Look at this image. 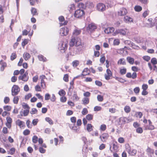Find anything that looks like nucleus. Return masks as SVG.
Listing matches in <instances>:
<instances>
[{
  "instance_id": "de8ad7c7",
  "label": "nucleus",
  "mask_w": 157,
  "mask_h": 157,
  "mask_svg": "<svg viewBox=\"0 0 157 157\" xmlns=\"http://www.w3.org/2000/svg\"><path fill=\"white\" fill-rule=\"evenodd\" d=\"M29 113V109H26L23 111V116H26L28 115Z\"/></svg>"
},
{
  "instance_id": "bf43d9fd",
  "label": "nucleus",
  "mask_w": 157,
  "mask_h": 157,
  "mask_svg": "<svg viewBox=\"0 0 157 157\" xmlns=\"http://www.w3.org/2000/svg\"><path fill=\"white\" fill-rule=\"evenodd\" d=\"M38 121V120L37 119H33L32 121V124L34 125H36L37 124Z\"/></svg>"
},
{
  "instance_id": "09e8293b",
  "label": "nucleus",
  "mask_w": 157,
  "mask_h": 157,
  "mask_svg": "<svg viewBox=\"0 0 157 157\" xmlns=\"http://www.w3.org/2000/svg\"><path fill=\"white\" fill-rule=\"evenodd\" d=\"M30 131L29 129H26L24 131L23 134L24 135L27 136L29 135L30 134Z\"/></svg>"
},
{
  "instance_id": "393cba45",
  "label": "nucleus",
  "mask_w": 157,
  "mask_h": 157,
  "mask_svg": "<svg viewBox=\"0 0 157 157\" xmlns=\"http://www.w3.org/2000/svg\"><path fill=\"white\" fill-rule=\"evenodd\" d=\"M38 58L40 61H43V62L47 61V59L46 58L42 55L38 56Z\"/></svg>"
},
{
  "instance_id": "6e6d98bb",
  "label": "nucleus",
  "mask_w": 157,
  "mask_h": 157,
  "mask_svg": "<svg viewBox=\"0 0 157 157\" xmlns=\"http://www.w3.org/2000/svg\"><path fill=\"white\" fill-rule=\"evenodd\" d=\"M10 101V98L8 97H6L4 98V101L5 104H6Z\"/></svg>"
},
{
  "instance_id": "c756f323",
  "label": "nucleus",
  "mask_w": 157,
  "mask_h": 157,
  "mask_svg": "<svg viewBox=\"0 0 157 157\" xmlns=\"http://www.w3.org/2000/svg\"><path fill=\"white\" fill-rule=\"evenodd\" d=\"M73 67H76L79 64V61L77 60H75L73 61L72 63Z\"/></svg>"
},
{
  "instance_id": "20e7f679",
  "label": "nucleus",
  "mask_w": 157,
  "mask_h": 157,
  "mask_svg": "<svg viewBox=\"0 0 157 157\" xmlns=\"http://www.w3.org/2000/svg\"><path fill=\"white\" fill-rule=\"evenodd\" d=\"M85 14L84 11L81 9L77 10L75 12L74 16L75 17L77 18L81 17Z\"/></svg>"
},
{
  "instance_id": "8fccbe9b",
  "label": "nucleus",
  "mask_w": 157,
  "mask_h": 157,
  "mask_svg": "<svg viewBox=\"0 0 157 157\" xmlns=\"http://www.w3.org/2000/svg\"><path fill=\"white\" fill-rule=\"evenodd\" d=\"M101 109V107L99 106H96L94 108V111H100Z\"/></svg>"
},
{
  "instance_id": "a19ab883",
  "label": "nucleus",
  "mask_w": 157,
  "mask_h": 157,
  "mask_svg": "<svg viewBox=\"0 0 157 157\" xmlns=\"http://www.w3.org/2000/svg\"><path fill=\"white\" fill-rule=\"evenodd\" d=\"M126 72V69L125 68L121 69L120 70V73L122 75H124Z\"/></svg>"
},
{
  "instance_id": "37998d69",
  "label": "nucleus",
  "mask_w": 157,
  "mask_h": 157,
  "mask_svg": "<svg viewBox=\"0 0 157 157\" xmlns=\"http://www.w3.org/2000/svg\"><path fill=\"white\" fill-rule=\"evenodd\" d=\"M41 86L43 89L46 87L45 83L44 80H41Z\"/></svg>"
},
{
  "instance_id": "bb28decb",
  "label": "nucleus",
  "mask_w": 157,
  "mask_h": 157,
  "mask_svg": "<svg viewBox=\"0 0 157 157\" xmlns=\"http://www.w3.org/2000/svg\"><path fill=\"white\" fill-rule=\"evenodd\" d=\"M125 112L127 113H129L131 111V108L129 106H126L124 108Z\"/></svg>"
},
{
  "instance_id": "e2e57ef3",
  "label": "nucleus",
  "mask_w": 157,
  "mask_h": 157,
  "mask_svg": "<svg viewBox=\"0 0 157 157\" xmlns=\"http://www.w3.org/2000/svg\"><path fill=\"white\" fill-rule=\"evenodd\" d=\"M30 121L29 120L27 121L26 122L27 126L29 128H31L32 126V124H30Z\"/></svg>"
},
{
  "instance_id": "39448f33",
  "label": "nucleus",
  "mask_w": 157,
  "mask_h": 157,
  "mask_svg": "<svg viewBox=\"0 0 157 157\" xmlns=\"http://www.w3.org/2000/svg\"><path fill=\"white\" fill-rule=\"evenodd\" d=\"M128 32V30L126 29H116L113 33V35H115L117 34H120V35H125Z\"/></svg>"
},
{
  "instance_id": "4c0bfd02",
  "label": "nucleus",
  "mask_w": 157,
  "mask_h": 157,
  "mask_svg": "<svg viewBox=\"0 0 157 157\" xmlns=\"http://www.w3.org/2000/svg\"><path fill=\"white\" fill-rule=\"evenodd\" d=\"M97 98L98 100L100 102L102 101L103 100V96L100 95H98L97 96Z\"/></svg>"
},
{
  "instance_id": "c03bdc74",
  "label": "nucleus",
  "mask_w": 157,
  "mask_h": 157,
  "mask_svg": "<svg viewBox=\"0 0 157 157\" xmlns=\"http://www.w3.org/2000/svg\"><path fill=\"white\" fill-rule=\"evenodd\" d=\"M32 141L33 143H36L38 141L37 137L36 136H34L32 138Z\"/></svg>"
},
{
  "instance_id": "aec40b11",
  "label": "nucleus",
  "mask_w": 157,
  "mask_h": 157,
  "mask_svg": "<svg viewBox=\"0 0 157 157\" xmlns=\"http://www.w3.org/2000/svg\"><path fill=\"white\" fill-rule=\"evenodd\" d=\"M82 103L84 105L88 104L89 102V99L87 97L84 98L82 100Z\"/></svg>"
},
{
  "instance_id": "412c9836",
  "label": "nucleus",
  "mask_w": 157,
  "mask_h": 157,
  "mask_svg": "<svg viewBox=\"0 0 157 157\" xmlns=\"http://www.w3.org/2000/svg\"><path fill=\"white\" fill-rule=\"evenodd\" d=\"M23 57L25 60H27L30 57V55L29 53L25 52L23 54Z\"/></svg>"
},
{
  "instance_id": "4d7b16f0",
  "label": "nucleus",
  "mask_w": 157,
  "mask_h": 157,
  "mask_svg": "<svg viewBox=\"0 0 157 157\" xmlns=\"http://www.w3.org/2000/svg\"><path fill=\"white\" fill-rule=\"evenodd\" d=\"M63 80L66 82H68V76L67 74H65L64 75L63 78Z\"/></svg>"
},
{
  "instance_id": "9b49d317",
  "label": "nucleus",
  "mask_w": 157,
  "mask_h": 157,
  "mask_svg": "<svg viewBox=\"0 0 157 157\" xmlns=\"http://www.w3.org/2000/svg\"><path fill=\"white\" fill-rule=\"evenodd\" d=\"M97 27L93 23L90 24L87 28V30H89L90 32L96 29Z\"/></svg>"
},
{
  "instance_id": "dca6fc26",
  "label": "nucleus",
  "mask_w": 157,
  "mask_h": 157,
  "mask_svg": "<svg viewBox=\"0 0 157 157\" xmlns=\"http://www.w3.org/2000/svg\"><path fill=\"white\" fill-rule=\"evenodd\" d=\"M24 123L23 121H21L19 119L17 120L16 122V124L18 125L20 128H22L24 127Z\"/></svg>"
},
{
  "instance_id": "3c124183",
  "label": "nucleus",
  "mask_w": 157,
  "mask_h": 157,
  "mask_svg": "<svg viewBox=\"0 0 157 157\" xmlns=\"http://www.w3.org/2000/svg\"><path fill=\"white\" fill-rule=\"evenodd\" d=\"M65 91L63 90H60L59 92V94L61 96L65 95Z\"/></svg>"
},
{
  "instance_id": "7ed1b4c3",
  "label": "nucleus",
  "mask_w": 157,
  "mask_h": 157,
  "mask_svg": "<svg viewBox=\"0 0 157 157\" xmlns=\"http://www.w3.org/2000/svg\"><path fill=\"white\" fill-rule=\"evenodd\" d=\"M20 88L17 85H14L11 90L12 95L15 96L17 95L20 91Z\"/></svg>"
},
{
  "instance_id": "052dcab7",
  "label": "nucleus",
  "mask_w": 157,
  "mask_h": 157,
  "mask_svg": "<svg viewBox=\"0 0 157 157\" xmlns=\"http://www.w3.org/2000/svg\"><path fill=\"white\" fill-rule=\"evenodd\" d=\"M35 90L36 91H41L40 87L38 85H36L35 86Z\"/></svg>"
},
{
  "instance_id": "5701e85b",
  "label": "nucleus",
  "mask_w": 157,
  "mask_h": 157,
  "mask_svg": "<svg viewBox=\"0 0 157 157\" xmlns=\"http://www.w3.org/2000/svg\"><path fill=\"white\" fill-rule=\"evenodd\" d=\"M146 151L148 155L152 154L154 155V150L151 148L150 147H148L146 150Z\"/></svg>"
},
{
  "instance_id": "4468645a",
  "label": "nucleus",
  "mask_w": 157,
  "mask_h": 157,
  "mask_svg": "<svg viewBox=\"0 0 157 157\" xmlns=\"http://www.w3.org/2000/svg\"><path fill=\"white\" fill-rule=\"evenodd\" d=\"M109 137L108 134L105 133L102 135L100 136V138L101 139V141L103 142H105L106 140Z\"/></svg>"
},
{
  "instance_id": "f3484780",
  "label": "nucleus",
  "mask_w": 157,
  "mask_h": 157,
  "mask_svg": "<svg viewBox=\"0 0 157 157\" xmlns=\"http://www.w3.org/2000/svg\"><path fill=\"white\" fill-rule=\"evenodd\" d=\"M126 60L127 62L131 64H133L134 62V58L131 57L130 56H128L127 57Z\"/></svg>"
},
{
  "instance_id": "338daca9",
  "label": "nucleus",
  "mask_w": 157,
  "mask_h": 157,
  "mask_svg": "<svg viewBox=\"0 0 157 157\" xmlns=\"http://www.w3.org/2000/svg\"><path fill=\"white\" fill-rule=\"evenodd\" d=\"M118 140L120 143H123L124 141V138L121 137L119 138Z\"/></svg>"
},
{
  "instance_id": "ea45409f",
  "label": "nucleus",
  "mask_w": 157,
  "mask_h": 157,
  "mask_svg": "<svg viewBox=\"0 0 157 157\" xmlns=\"http://www.w3.org/2000/svg\"><path fill=\"white\" fill-rule=\"evenodd\" d=\"M19 98L18 96L15 97L13 100V101L14 104H17L18 102Z\"/></svg>"
},
{
  "instance_id": "9d476101",
  "label": "nucleus",
  "mask_w": 157,
  "mask_h": 157,
  "mask_svg": "<svg viewBox=\"0 0 157 157\" xmlns=\"http://www.w3.org/2000/svg\"><path fill=\"white\" fill-rule=\"evenodd\" d=\"M127 12L126 9L124 8H121L120 10L118 12V14L120 16H124L126 14Z\"/></svg>"
},
{
  "instance_id": "69168bd1",
  "label": "nucleus",
  "mask_w": 157,
  "mask_h": 157,
  "mask_svg": "<svg viewBox=\"0 0 157 157\" xmlns=\"http://www.w3.org/2000/svg\"><path fill=\"white\" fill-rule=\"evenodd\" d=\"M39 151L41 153H44L45 152L46 150L42 147H40L39 148Z\"/></svg>"
},
{
  "instance_id": "a878e982",
  "label": "nucleus",
  "mask_w": 157,
  "mask_h": 157,
  "mask_svg": "<svg viewBox=\"0 0 157 157\" xmlns=\"http://www.w3.org/2000/svg\"><path fill=\"white\" fill-rule=\"evenodd\" d=\"M31 12L32 14L33 15V16L36 15H37L38 14L36 9L34 8L33 7L32 8L31 10Z\"/></svg>"
},
{
  "instance_id": "473e14b6",
  "label": "nucleus",
  "mask_w": 157,
  "mask_h": 157,
  "mask_svg": "<svg viewBox=\"0 0 157 157\" xmlns=\"http://www.w3.org/2000/svg\"><path fill=\"white\" fill-rule=\"evenodd\" d=\"M17 55L15 52H13L12 53L10 56V59L11 60H13L16 58Z\"/></svg>"
},
{
  "instance_id": "ddd939ff",
  "label": "nucleus",
  "mask_w": 157,
  "mask_h": 157,
  "mask_svg": "<svg viewBox=\"0 0 157 157\" xmlns=\"http://www.w3.org/2000/svg\"><path fill=\"white\" fill-rule=\"evenodd\" d=\"M81 32V29H79L78 28L75 29L73 32L72 36L74 37L76 36L79 35Z\"/></svg>"
},
{
  "instance_id": "6ab92c4d",
  "label": "nucleus",
  "mask_w": 157,
  "mask_h": 157,
  "mask_svg": "<svg viewBox=\"0 0 157 157\" xmlns=\"http://www.w3.org/2000/svg\"><path fill=\"white\" fill-rule=\"evenodd\" d=\"M86 6L87 7L91 8L94 7V5L92 2H87L86 3Z\"/></svg>"
},
{
  "instance_id": "1a4fd4ad",
  "label": "nucleus",
  "mask_w": 157,
  "mask_h": 157,
  "mask_svg": "<svg viewBox=\"0 0 157 157\" xmlns=\"http://www.w3.org/2000/svg\"><path fill=\"white\" fill-rule=\"evenodd\" d=\"M97 8L98 11L101 12H103L105 10L106 6L103 3H99L97 5Z\"/></svg>"
},
{
  "instance_id": "13d9d810",
  "label": "nucleus",
  "mask_w": 157,
  "mask_h": 157,
  "mask_svg": "<svg viewBox=\"0 0 157 157\" xmlns=\"http://www.w3.org/2000/svg\"><path fill=\"white\" fill-rule=\"evenodd\" d=\"M50 95L49 94H46L45 95V100H49L50 98Z\"/></svg>"
},
{
  "instance_id": "5fc2aeb1",
  "label": "nucleus",
  "mask_w": 157,
  "mask_h": 157,
  "mask_svg": "<svg viewBox=\"0 0 157 157\" xmlns=\"http://www.w3.org/2000/svg\"><path fill=\"white\" fill-rule=\"evenodd\" d=\"M88 112V111L87 109L86 108H84L82 112V115H85L87 114Z\"/></svg>"
},
{
  "instance_id": "79ce46f5",
  "label": "nucleus",
  "mask_w": 157,
  "mask_h": 157,
  "mask_svg": "<svg viewBox=\"0 0 157 157\" xmlns=\"http://www.w3.org/2000/svg\"><path fill=\"white\" fill-rule=\"evenodd\" d=\"M154 129V127L152 125H149V126H147L145 127L146 130H153Z\"/></svg>"
},
{
  "instance_id": "6e6552de",
  "label": "nucleus",
  "mask_w": 157,
  "mask_h": 157,
  "mask_svg": "<svg viewBox=\"0 0 157 157\" xmlns=\"http://www.w3.org/2000/svg\"><path fill=\"white\" fill-rule=\"evenodd\" d=\"M28 79L29 76L27 71H26L23 75L20 76L18 77L19 80H22L24 82L27 81Z\"/></svg>"
},
{
  "instance_id": "c9c22d12",
  "label": "nucleus",
  "mask_w": 157,
  "mask_h": 157,
  "mask_svg": "<svg viewBox=\"0 0 157 157\" xmlns=\"http://www.w3.org/2000/svg\"><path fill=\"white\" fill-rule=\"evenodd\" d=\"M151 62L154 65H155L157 64V60L155 58H152L151 60Z\"/></svg>"
},
{
  "instance_id": "cd10ccee",
  "label": "nucleus",
  "mask_w": 157,
  "mask_h": 157,
  "mask_svg": "<svg viewBox=\"0 0 157 157\" xmlns=\"http://www.w3.org/2000/svg\"><path fill=\"white\" fill-rule=\"evenodd\" d=\"M115 78L117 80L122 83H124V82H126V81L125 80L121 78L116 77Z\"/></svg>"
},
{
  "instance_id": "f704fd0d",
  "label": "nucleus",
  "mask_w": 157,
  "mask_h": 157,
  "mask_svg": "<svg viewBox=\"0 0 157 157\" xmlns=\"http://www.w3.org/2000/svg\"><path fill=\"white\" fill-rule=\"evenodd\" d=\"M93 117V115L91 114H88L86 116V119L88 121L91 120Z\"/></svg>"
},
{
  "instance_id": "423d86ee",
  "label": "nucleus",
  "mask_w": 157,
  "mask_h": 157,
  "mask_svg": "<svg viewBox=\"0 0 157 157\" xmlns=\"http://www.w3.org/2000/svg\"><path fill=\"white\" fill-rule=\"evenodd\" d=\"M126 150L128 154L131 155H134L136 154L137 151L135 149H131L129 145L128 144L126 146Z\"/></svg>"
},
{
  "instance_id": "f03ea898",
  "label": "nucleus",
  "mask_w": 157,
  "mask_h": 157,
  "mask_svg": "<svg viewBox=\"0 0 157 157\" xmlns=\"http://www.w3.org/2000/svg\"><path fill=\"white\" fill-rule=\"evenodd\" d=\"M67 44L66 43L63 41H61L59 43L58 49L61 52H64L67 50Z\"/></svg>"
},
{
  "instance_id": "774afa93",
  "label": "nucleus",
  "mask_w": 157,
  "mask_h": 157,
  "mask_svg": "<svg viewBox=\"0 0 157 157\" xmlns=\"http://www.w3.org/2000/svg\"><path fill=\"white\" fill-rule=\"evenodd\" d=\"M140 88L139 87H136L134 89V91L136 94L140 92Z\"/></svg>"
},
{
  "instance_id": "4be33fe9",
  "label": "nucleus",
  "mask_w": 157,
  "mask_h": 157,
  "mask_svg": "<svg viewBox=\"0 0 157 157\" xmlns=\"http://www.w3.org/2000/svg\"><path fill=\"white\" fill-rule=\"evenodd\" d=\"M135 41L138 43H141L143 41V39L142 37L138 36L135 38Z\"/></svg>"
},
{
  "instance_id": "603ef678",
  "label": "nucleus",
  "mask_w": 157,
  "mask_h": 157,
  "mask_svg": "<svg viewBox=\"0 0 157 157\" xmlns=\"http://www.w3.org/2000/svg\"><path fill=\"white\" fill-rule=\"evenodd\" d=\"M143 132L142 128L141 127H138L136 129V132L137 133H141Z\"/></svg>"
},
{
  "instance_id": "a211bd4d",
  "label": "nucleus",
  "mask_w": 157,
  "mask_h": 157,
  "mask_svg": "<svg viewBox=\"0 0 157 157\" xmlns=\"http://www.w3.org/2000/svg\"><path fill=\"white\" fill-rule=\"evenodd\" d=\"M117 64L123 65H125L126 63L125 59L124 58L120 59L118 61Z\"/></svg>"
},
{
  "instance_id": "b1692460",
  "label": "nucleus",
  "mask_w": 157,
  "mask_h": 157,
  "mask_svg": "<svg viewBox=\"0 0 157 157\" xmlns=\"http://www.w3.org/2000/svg\"><path fill=\"white\" fill-rule=\"evenodd\" d=\"M73 100L75 101H77L79 99V98L77 95V92L76 91H74V94L73 95Z\"/></svg>"
},
{
  "instance_id": "a18cd8bd",
  "label": "nucleus",
  "mask_w": 157,
  "mask_h": 157,
  "mask_svg": "<svg viewBox=\"0 0 157 157\" xmlns=\"http://www.w3.org/2000/svg\"><path fill=\"white\" fill-rule=\"evenodd\" d=\"M4 109L6 111H10L11 109V107L9 105H6L4 106Z\"/></svg>"
},
{
  "instance_id": "49530a36",
  "label": "nucleus",
  "mask_w": 157,
  "mask_h": 157,
  "mask_svg": "<svg viewBox=\"0 0 157 157\" xmlns=\"http://www.w3.org/2000/svg\"><path fill=\"white\" fill-rule=\"evenodd\" d=\"M37 110L36 109L33 108L32 109V110L31 111L30 113L32 114H35L37 113Z\"/></svg>"
},
{
  "instance_id": "f257e3e1",
  "label": "nucleus",
  "mask_w": 157,
  "mask_h": 157,
  "mask_svg": "<svg viewBox=\"0 0 157 157\" xmlns=\"http://www.w3.org/2000/svg\"><path fill=\"white\" fill-rule=\"evenodd\" d=\"M81 44V40L78 37L72 36V38L70 42L69 45L71 47L74 45L76 46H79Z\"/></svg>"
},
{
  "instance_id": "c85d7f7f",
  "label": "nucleus",
  "mask_w": 157,
  "mask_h": 157,
  "mask_svg": "<svg viewBox=\"0 0 157 157\" xmlns=\"http://www.w3.org/2000/svg\"><path fill=\"white\" fill-rule=\"evenodd\" d=\"M134 9L136 11L140 12L142 10V7L139 6H136L134 7Z\"/></svg>"
},
{
  "instance_id": "680f3d73",
  "label": "nucleus",
  "mask_w": 157,
  "mask_h": 157,
  "mask_svg": "<svg viewBox=\"0 0 157 157\" xmlns=\"http://www.w3.org/2000/svg\"><path fill=\"white\" fill-rule=\"evenodd\" d=\"M100 52L98 51H94V56L95 57H98L99 56Z\"/></svg>"
},
{
  "instance_id": "72a5a7b5",
  "label": "nucleus",
  "mask_w": 157,
  "mask_h": 157,
  "mask_svg": "<svg viewBox=\"0 0 157 157\" xmlns=\"http://www.w3.org/2000/svg\"><path fill=\"white\" fill-rule=\"evenodd\" d=\"M22 107L24 109H29L30 107L28 105L25 103H23L22 105Z\"/></svg>"
},
{
  "instance_id": "0e129e2a",
  "label": "nucleus",
  "mask_w": 157,
  "mask_h": 157,
  "mask_svg": "<svg viewBox=\"0 0 157 157\" xmlns=\"http://www.w3.org/2000/svg\"><path fill=\"white\" fill-rule=\"evenodd\" d=\"M105 59V58L104 56H103L101 58H100V62L102 63H104Z\"/></svg>"
},
{
  "instance_id": "2f4dec72",
  "label": "nucleus",
  "mask_w": 157,
  "mask_h": 157,
  "mask_svg": "<svg viewBox=\"0 0 157 157\" xmlns=\"http://www.w3.org/2000/svg\"><path fill=\"white\" fill-rule=\"evenodd\" d=\"M87 130L88 132H91L92 130V126L91 124H88L87 125Z\"/></svg>"
},
{
  "instance_id": "0eeeda50",
  "label": "nucleus",
  "mask_w": 157,
  "mask_h": 157,
  "mask_svg": "<svg viewBox=\"0 0 157 157\" xmlns=\"http://www.w3.org/2000/svg\"><path fill=\"white\" fill-rule=\"evenodd\" d=\"M69 29L66 27H64L61 28L59 30V33L62 36H66L67 35L69 32Z\"/></svg>"
},
{
  "instance_id": "e433bc0d",
  "label": "nucleus",
  "mask_w": 157,
  "mask_h": 157,
  "mask_svg": "<svg viewBox=\"0 0 157 157\" xmlns=\"http://www.w3.org/2000/svg\"><path fill=\"white\" fill-rule=\"evenodd\" d=\"M28 42V40L27 39H25L21 43V45L23 47L27 44Z\"/></svg>"
},
{
  "instance_id": "58836bf2",
  "label": "nucleus",
  "mask_w": 157,
  "mask_h": 157,
  "mask_svg": "<svg viewBox=\"0 0 157 157\" xmlns=\"http://www.w3.org/2000/svg\"><path fill=\"white\" fill-rule=\"evenodd\" d=\"M136 115L137 117H139V118H141L143 116L142 113L140 112H136Z\"/></svg>"
},
{
  "instance_id": "7c9ffc66",
  "label": "nucleus",
  "mask_w": 157,
  "mask_h": 157,
  "mask_svg": "<svg viewBox=\"0 0 157 157\" xmlns=\"http://www.w3.org/2000/svg\"><path fill=\"white\" fill-rule=\"evenodd\" d=\"M45 121L48 122L50 124H53V122L52 120L49 117H47L45 118Z\"/></svg>"
},
{
  "instance_id": "f8f14e48",
  "label": "nucleus",
  "mask_w": 157,
  "mask_h": 157,
  "mask_svg": "<svg viewBox=\"0 0 157 157\" xmlns=\"http://www.w3.org/2000/svg\"><path fill=\"white\" fill-rule=\"evenodd\" d=\"M106 73L107 74L105 75V77L106 80H109L110 79V77L112 75V73L109 69H107Z\"/></svg>"
},
{
  "instance_id": "864d4df0",
  "label": "nucleus",
  "mask_w": 157,
  "mask_h": 157,
  "mask_svg": "<svg viewBox=\"0 0 157 157\" xmlns=\"http://www.w3.org/2000/svg\"><path fill=\"white\" fill-rule=\"evenodd\" d=\"M69 11L70 12H71L73 9L75 8V5L74 4H71L69 6Z\"/></svg>"
},
{
  "instance_id": "2eb2a0df",
  "label": "nucleus",
  "mask_w": 157,
  "mask_h": 157,
  "mask_svg": "<svg viewBox=\"0 0 157 157\" xmlns=\"http://www.w3.org/2000/svg\"><path fill=\"white\" fill-rule=\"evenodd\" d=\"M59 19L60 21L61 22L60 23V25L61 26L63 25H66L67 23V22L66 21L64 22L63 23V22L64 20V18L62 16H61L59 17Z\"/></svg>"
}]
</instances>
